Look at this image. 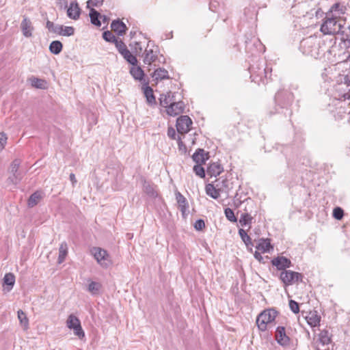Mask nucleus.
<instances>
[{"label": "nucleus", "mask_w": 350, "mask_h": 350, "mask_svg": "<svg viewBox=\"0 0 350 350\" xmlns=\"http://www.w3.org/2000/svg\"><path fill=\"white\" fill-rule=\"evenodd\" d=\"M258 71L257 72V75L259 76L260 78L262 77V75H265V78L268 77V68H265L263 69L258 68Z\"/></svg>", "instance_id": "nucleus-53"}, {"label": "nucleus", "mask_w": 350, "mask_h": 350, "mask_svg": "<svg viewBox=\"0 0 350 350\" xmlns=\"http://www.w3.org/2000/svg\"><path fill=\"white\" fill-rule=\"evenodd\" d=\"M176 199L178 204V208L184 216L186 214V211L188 208V203L187 200L180 192L176 193Z\"/></svg>", "instance_id": "nucleus-17"}, {"label": "nucleus", "mask_w": 350, "mask_h": 350, "mask_svg": "<svg viewBox=\"0 0 350 350\" xmlns=\"http://www.w3.org/2000/svg\"><path fill=\"white\" fill-rule=\"evenodd\" d=\"M254 258L258 260V261H262V256H261L260 253H259L258 252H255L254 254Z\"/></svg>", "instance_id": "nucleus-57"}, {"label": "nucleus", "mask_w": 350, "mask_h": 350, "mask_svg": "<svg viewBox=\"0 0 350 350\" xmlns=\"http://www.w3.org/2000/svg\"><path fill=\"white\" fill-rule=\"evenodd\" d=\"M3 283L5 285H7L9 286L7 290H8V291H10L12 288V287L15 283L14 275L12 273H6L3 278Z\"/></svg>", "instance_id": "nucleus-27"}, {"label": "nucleus", "mask_w": 350, "mask_h": 350, "mask_svg": "<svg viewBox=\"0 0 350 350\" xmlns=\"http://www.w3.org/2000/svg\"><path fill=\"white\" fill-rule=\"evenodd\" d=\"M284 95H286L288 98H291L292 97V95L287 92H278L275 96V101L280 102Z\"/></svg>", "instance_id": "nucleus-51"}, {"label": "nucleus", "mask_w": 350, "mask_h": 350, "mask_svg": "<svg viewBox=\"0 0 350 350\" xmlns=\"http://www.w3.org/2000/svg\"><path fill=\"white\" fill-rule=\"evenodd\" d=\"M152 77L153 80L157 81L170 78L167 70L161 68L156 69Z\"/></svg>", "instance_id": "nucleus-23"}, {"label": "nucleus", "mask_w": 350, "mask_h": 350, "mask_svg": "<svg viewBox=\"0 0 350 350\" xmlns=\"http://www.w3.org/2000/svg\"><path fill=\"white\" fill-rule=\"evenodd\" d=\"M277 311L274 309H268L262 312L256 319V324L260 331H265L267 327L275 319Z\"/></svg>", "instance_id": "nucleus-3"}, {"label": "nucleus", "mask_w": 350, "mask_h": 350, "mask_svg": "<svg viewBox=\"0 0 350 350\" xmlns=\"http://www.w3.org/2000/svg\"><path fill=\"white\" fill-rule=\"evenodd\" d=\"M8 137L4 133H0V150H3L7 144Z\"/></svg>", "instance_id": "nucleus-50"}, {"label": "nucleus", "mask_w": 350, "mask_h": 350, "mask_svg": "<svg viewBox=\"0 0 350 350\" xmlns=\"http://www.w3.org/2000/svg\"><path fill=\"white\" fill-rule=\"evenodd\" d=\"M46 27L47 29L54 33L59 34L61 31H62V25H55L53 22L48 21L46 22Z\"/></svg>", "instance_id": "nucleus-36"}, {"label": "nucleus", "mask_w": 350, "mask_h": 350, "mask_svg": "<svg viewBox=\"0 0 350 350\" xmlns=\"http://www.w3.org/2000/svg\"><path fill=\"white\" fill-rule=\"evenodd\" d=\"M103 0H90L88 3H90L93 6H98L102 4Z\"/></svg>", "instance_id": "nucleus-55"}, {"label": "nucleus", "mask_w": 350, "mask_h": 350, "mask_svg": "<svg viewBox=\"0 0 350 350\" xmlns=\"http://www.w3.org/2000/svg\"><path fill=\"white\" fill-rule=\"evenodd\" d=\"M157 58V51L153 49H146L144 62L146 64L150 65L154 62Z\"/></svg>", "instance_id": "nucleus-21"}, {"label": "nucleus", "mask_w": 350, "mask_h": 350, "mask_svg": "<svg viewBox=\"0 0 350 350\" xmlns=\"http://www.w3.org/2000/svg\"><path fill=\"white\" fill-rule=\"evenodd\" d=\"M302 275L291 270H284L280 273V278L285 286L292 285L302 280Z\"/></svg>", "instance_id": "nucleus-5"}, {"label": "nucleus", "mask_w": 350, "mask_h": 350, "mask_svg": "<svg viewBox=\"0 0 350 350\" xmlns=\"http://www.w3.org/2000/svg\"><path fill=\"white\" fill-rule=\"evenodd\" d=\"M75 33V29L72 27H64L62 25V31H61L59 35L64 36H70Z\"/></svg>", "instance_id": "nucleus-43"}, {"label": "nucleus", "mask_w": 350, "mask_h": 350, "mask_svg": "<svg viewBox=\"0 0 350 350\" xmlns=\"http://www.w3.org/2000/svg\"><path fill=\"white\" fill-rule=\"evenodd\" d=\"M90 252L101 267L107 268L111 264L110 256L105 250L96 247Z\"/></svg>", "instance_id": "nucleus-4"}, {"label": "nucleus", "mask_w": 350, "mask_h": 350, "mask_svg": "<svg viewBox=\"0 0 350 350\" xmlns=\"http://www.w3.org/2000/svg\"><path fill=\"white\" fill-rule=\"evenodd\" d=\"M121 55L123 57L133 66H135L137 63V58L131 54V53L126 49L124 51H121Z\"/></svg>", "instance_id": "nucleus-33"}, {"label": "nucleus", "mask_w": 350, "mask_h": 350, "mask_svg": "<svg viewBox=\"0 0 350 350\" xmlns=\"http://www.w3.org/2000/svg\"><path fill=\"white\" fill-rule=\"evenodd\" d=\"M101 287V284L98 282H92L88 286V291L93 295L97 294L100 288Z\"/></svg>", "instance_id": "nucleus-40"}, {"label": "nucleus", "mask_w": 350, "mask_h": 350, "mask_svg": "<svg viewBox=\"0 0 350 350\" xmlns=\"http://www.w3.org/2000/svg\"><path fill=\"white\" fill-rule=\"evenodd\" d=\"M21 29L25 37L30 38L32 36L34 28L31 20L25 16H23V19L21 23Z\"/></svg>", "instance_id": "nucleus-9"}, {"label": "nucleus", "mask_w": 350, "mask_h": 350, "mask_svg": "<svg viewBox=\"0 0 350 350\" xmlns=\"http://www.w3.org/2000/svg\"><path fill=\"white\" fill-rule=\"evenodd\" d=\"M289 308H290L291 310L295 314H297L299 312V304L297 301H295L294 300L289 301Z\"/></svg>", "instance_id": "nucleus-48"}, {"label": "nucleus", "mask_w": 350, "mask_h": 350, "mask_svg": "<svg viewBox=\"0 0 350 350\" xmlns=\"http://www.w3.org/2000/svg\"><path fill=\"white\" fill-rule=\"evenodd\" d=\"M184 109V103L183 101H176V100L165 110L169 116H176L183 113Z\"/></svg>", "instance_id": "nucleus-8"}, {"label": "nucleus", "mask_w": 350, "mask_h": 350, "mask_svg": "<svg viewBox=\"0 0 350 350\" xmlns=\"http://www.w3.org/2000/svg\"><path fill=\"white\" fill-rule=\"evenodd\" d=\"M31 85L34 88L44 90L47 88V83L45 80L33 77L31 79Z\"/></svg>", "instance_id": "nucleus-29"}, {"label": "nucleus", "mask_w": 350, "mask_h": 350, "mask_svg": "<svg viewBox=\"0 0 350 350\" xmlns=\"http://www.w3.org/2000/svg\"><path fill=\"white\" fill-rule=\"evenodd\" d=\"M66 325L69 329H73L75 335L78 336L79 338H82L85 336V333L81 327V322L74 314L68 316L66 321Z\"/></svg>", "instance_id": "nucleus-6"}, {"label": "nucleus", "mask_w": 350, "mask_h": 350, "mask_svg": "<svg viewBox=\"0 0 350 350\" xmlns=\"http://www.w3.org/2000/svg\"><path fill=\"white\" fill-rule=\"evenodd\" d=\"M193 160L198 164H203L208 159L207 153L203 149H198L193 154Z\"/></svg>", "instance_id": "nucleus-20"}, {"label": "nucleus", "mask_w": 350, "mask_h": 350, "mask_svg": "<svg viewBox=\"0 0 350 350\" xmlns=\"http://www.w3.org/2000/svg\"><path fill=\"white\" fill-rule=\"evenodd\" d=\"M144 191L150 197L156 198L157 196V193L155 191L152 185L149 183L144 181L143 185Z\"/></svg>", "instance_id": "nucleus-32"}, {"label": "nucleus", "mask_w": 350, "mask_h": 350, "mask_svg": "<svg viewBox=\"0 0 350 350\" xmlns=\"http://www.w3.org/2000/svg\"><path fill=\"white\" fill-rule=\"evenodd\" d=\"M130 72L136 80L139 81H142L144 75V71L140 67H132Z\"/></svg>", "instance_id": "nucleus-34"}, {"label": "nucleus", "mask_w": 350, "mask_h": 350, "mask_svg": "<svg viewBox=\"0 0 350 350\" xmlns=\"http://www.w3.org/2000/svg\"><path fill=\"white\" fill-rule=\"evenodd\" d=\"M111 29L116 32L118 35H123L126 30L125 24L120 21H113L111 25Z\"/></svg>", "instance_id": "nucleus-19"}, {"label": "nucleus", "mask_w": 350, "mask_h": 350, "mask_svg": "<svg viewBox=\"0 0 350 350\" xmlns=\"http://www.w3.org/2000/svg\"><path fill=\"white\" fill-rule=\"evenodd\" d=\"M69 178H70V180L72 183V187H75L76 183H77V180L76 179V177H75V175L74 174L71 173L70 174V177Z\"/></svg>", "instance_id": "nucleus-56"}, {"label": "nucleus", "mask_w": 350, "mask_h": 350, "mask_svg": "<svg viewBox=\"0 0 350 350\" xmlns=\"http://www.w3.org/2000/svg\"><path fill=\"white\" fill-rule=\"evenodd\" d=\"M253 217L248 213H242L239 219V224L241 226H250ZM250 228V226H249Z\"/></svg>", "instance_id": "nucleus-35"}, {"label": "nucleus", "mask_w": 350, "mask_h": 350, "mask_svg": "<svg viewBox=\"0 0 350 350\" xmlns=\"http://www.w3.org/2000/svg\"><path fill=\"white\" fill-rule=\"evenodd\" d=\"M81 14V9L77 2L74 1L70 3L67 9V16L73 20H77Z\"/></svg>", "instance_id": "nucleus-13"}, {"label": "nucleus", "mask_w": 350, "mask_h": 350, "mask_svg": "<svg viewBox=\"0 0 350 350\" xmlns=\"http://www.w3.org/2000/svg\"><path fill=\"white\" fill-rule=\"evenodd\" d=\"M90 17L91 19V23L98 27L101 25L100 21L98 18L100 17V14L96 10L92 8L90 12Z\"/></svg>", "instance_id": "nucleus-31"}, {"label": "nucleus", "mask_w": 350, "mask_h": 350, "mask_svg": "<svg viewBox=\"0 0 350 350\" xmlns=\"http://www.w3.org/2000/svg\"><path fill=\"white\" fill-rule=\"evenodd\" d=\"M344 215V211L340 207H336L333 210V217L338 219L340 220Z\"/></svg>", "instance_id": "nucleus-47"}, {"label": "nucleus", "mask_w": 350, "mask_h": 350, "mask_svg": "<svg viewBox=\"0 0 350 350\" xmlns=\"http://www.w3.org/2000/svg\"><path fill=\"white\" fill-rule=\"evenodd\" d=\"M206 193L213 199H218L221 193L217 189L215 184H208L205 187Z\"/></svg>", "instance_id": "nucleus-22"}, {"label": "nucleus", "mask_w": 350, "mask_h": 350, "mask_svg": "<svg viewBox=\"0 0 350 350\" xmlns=\"http://www.w3.org/2000/svg\"><path fill=\"white\" fill-rule=\"evenodd\" d=\"M160 105L165 107L166 109L169 107V106L176 100L175 95L174 93L171 92H167V94H163L160 96Z\"/></svg>", "instance_id": "nucleus-14"}, {"label": "nucleus", "mask_w": 350, "mask_h": 350, "mask_svg": "<svg viewBox=\"0 0 350 350\" xmlns=\"http://www.w3.org/2000/svg\"><path fill=\"white\" fill-rule=\"evenodd\" d=\"M306 319L311 327H316L319 325L321 317L319 316L318 312L314 310L308 312Z\"/></svg>", "instance_id": "nucleus-16"}, {"label": "nucleus", "mask_w": 350, "mask_h": 350, "mask_svg": "<svg viewBox=\"0 0 350 350\" xmlns=\"http://www.w3.org/2000/svg\"><path fill=\"white\" fill-rule=\"evenodd\" d=\"M205 227V224L204 220L198 219L194 224V228L197 230H201Z\"/></svg>", "instance_id": "nucleus-52"}, {"label": "nucleus", "mask_w": 350, "mask_h": 350, "mask_svg": "<svg viewBox=\"0 0 350 350\" xmlns=\"http://www.w3.org/2000/svg\"><path fill=\"white\" fill-rule=\"evenodd\" d=\"M193 172L197 176H200V178H204L205 176L204 169L201 166L200 164L194 165Z\"/></svg>", "instance_id": "nucleus-45"}, {"label": "nucleus", "mask_w": 350, "mask_h": 350, "mask_svg": "<svg viewBox=\"0 0 350 350\" xmlns=\"http://www.w3.org/2000/svg\"><path fill=\"white\" fill-rule=\"evenodd\" d=\"M63 48V45L60 41H53L49 45V50L51 53L57 55L60 53Z\"/></svg>", "instance_id": "nucleus-28"}, {"label": "nucleus", "mask_w": 350, "mask_h": 350, "mask_svg": "<svg viewBox=\"0 0 350 350\" xmlns=\"http://www.w3.org/2000/svg\"><path fill=\"white\" fill-rule=\"evenodd\" d=\"M271 263L273 266H275L279 270H285L286 268H288L291 265V262L289 259L284 256H278L273 258L271 260Z\"/></svg>", "instance_id": "nucleus-10"}, {"label": "nucleus", "mask_w": 350, "mask_h": 350, "mask_svg": "<svg viewBox=\"0 0 350 350\" xmlns=\"http://www.w3.org/2000/svg\"><path fill=\"white\" fill-rule=\"evenodd\" d=\"M115 45L120 54H121V51H124L126 49H128L126 44L121 40H118L115 42Z\"/></svg>", "instance_id": "nucleus-49"}, {"label": "nucleus", "mask_w": 350, "mask_h": 350, "mask_svg": "<svg viewBox=\"0 0 350 350\" xmlns=\"http://www.w3.org/2000/svg\"><path fill=\"white\" fill-rule=\"evenodd\" d=\"M42 198V193L40 191H36L32 193L28 199L27 204L29 207H33L38 204Z\"/></svg>", "instance_id": "nucleus-25"}, {"label": "nucleus", "mask_w": 350, "mask_h": 350, "mask_svg": "<svg viewBox=\"0 0 350 350\" xmlns=\"http://www.w3.org/2000/svg\"><path fill=\"white\" fill-rule=\"evenodd\" d=\"M299 49L304 55L315 59L318 58L323 51L320 46V40L316 36L303 39L300 42Z\"/></svg>", "instance_id": "nucleus-2"}, {"label": "nucleus", "mask_w": 350, "mask_h": 350, "mask_svg": "<svg viewBox=\"0 0 350 350\" xmlns=\"http://www.w3.org/2000/svg\"><path fill=\"white\" fill-rule=\"evenodd\" d=\"M176 131L173 128H169L167 130V135L171 139H175L176 137Z\"/></svg>", "instance_id": "nucleus-54"}, {"label": "nucleus", "mask_w": 350, "mask_h": 350, "mask_svg": "<svg viewBox=\"0 0 350 350\" xmlns=\"http://www.w3.org/2000/svg\"><path fill=\"white\" fill-rule=\"evenodd\" d=\"M68 254V245L66 242H62L59 248V256L57 262L59 264L62 263Z\"/></svg>", "instance_id": "nucleus-26"}, {"label": "nucleus", "mask_w": 350, "mask_h": 350, "mask_svg": "<svg viewBox=\"0 0 350 350\" xmlns=\"http://www.w3.org/2000/svg\"><path fill=\"white\" fill-rule=\"evenodd\" d=\"M275 336L277 342L282 346L287 345L290 342L289 337L286 334L284 327H278Z\"/></svg>", "instance_id": "nucleus-11"}, {"label": "nucleus", "mask_w": 350, "mask_h": 350, "mask_svg": "<svg viewBox=\"0 0 350 350\" xmlns=\"http://www.w3.org/2000/svg\"><path fill=\"white\" fill-rule=\"evenodd\" d=\"M250 73H251L252 75H253V74H254V73L257 72L255 70V68H254L253 66H251V67L250 68Z\"/></svg>", "instance_id": "nucleus-59"}, {"label": "nucleus", "mask_w": 350, "mask_h": 350, "mask_svg": "<svg viewBox=\"0 0 350 350\" xmlns=\"http://www.w3.org/2000/svg\"><path fill=\"white\" fill-rule=\"evenodd\" d=\"M192 124L191 118L187 116H182L177 119L176 129L179 133L185 134L189 132Z\"/></svg>", "instance_id": "nucleus-7"}, {"label": "nucleus", "mask_w": 350, "mask_h": 350, "mask_svg": "<svg viewBox=\"0 0 350 350\" xmlns=\"http://www.w3.org/2000/svg\"><path fill=\"white\" fill-rule=\"evenodd\" d=\"M319 340L323 345H327L330 342L331 339L327 330H322L320 332Z\"/></svg>", "instance_id": "nucleus-39"}, {"label": "nucleus", "mask_w": 350, "mask_h": 350, "mask_svg": "<svg viewBox=\"0 0 350 350\" xmlns=\"http://www.w3.org/2000/svg\"><path fill=\"white\" fill-rule=\"evenodd\" d=\"M17 314L20 323L23 327L24 329H27L29 328V320L26 314L22 310H19Z\"/></svg>", "instance_id": "nucleus-30"}, {"label": "nucleus", "mask_w": 350, "mask_h": 350, "mask_svg": "<svg viewBox=\"0 0 350 350\" xmlns=\"http://www.w3.org/2000/svg\"><path fill=\"white\" fill-rule=\"evenodd\" d=\"M102 17H103V21H107V18H106V16H103Z\"/></svg>", "instance_id": "nucleus-61"}, {"label": "nucleus", "mask_w": 350, "mask_h": 350, "mask_svg": "<svg viewBox=\"0 0 350 350\" xmlns=\"http://www.w3.org/2000/svg\"><path fill=\"white\" fill-rule=\"evenodd\" d=\"M337 14H326L320 30L324 35H334L342 31L346 19L338 18Z\"/></svg>", "instance_id": "nucleus-1"}, {"label": "nucleus", "mask_w": 350, "mask_h": 350, "mask_svg": "<svg viewBox=\"0 0 350 350\" xmlns=\"http://www.w3.org/2000/svg\"><path fill=\"white\" fill-rule=\"evenodd\" d=\"M226 218L232 222L237 221V218L234 216L233 211L230 208H226L224 211Z\"/></svg>", "instance_id": "nucleus-46"}, {"label": "nucleus", "mask_w": 350, "mask_h": 350, "mask_svg": "<svg viewBox=\"0 0 350 350\" xmlns=\"http://www.w3.org/2000/svg\"><path fill=\"white\" fill-rule=\"evenodd\" d=\"M347 10V8L345 5L340 4L339 3H334L330 8L329 12L327 14H337L339 16L338 18L340 19H345L344 17H342L341 15L344 14Z\"/></svg>", "instance_id": "nucleus-15"}, {"label": "nucleus", "mask_w": 350, "mask_h": 350, "mask_svg": "<svg viewBox=\"0 0 350 350\" xmlns=\"http://www.w3.org/2000/svg\"><path fill=\"white\" fill-rule=\"evenodd\" d=\"M178 146H179L180 149H181V146H183L182 142H179Z\"/></svg>", "instance_id": "nucleus-60"}, {"label": "nucleus", "mask_w": 350, "mask_h": 350, "mask_svg": "<svg viewBox=\"0 0 350 350\" xmlns=\"http://www.w3.org/2000/svg\"><path fill=\"white\" fill-rule=\"evenodd\" d=\"M345 81L346 83H347L348 85L350 84V75H347L345 77Z\"/></svg>", "instance_id": "nucleus-58"}, {"label": "nucleus", "mask_w": 350, "mask_h": 350, "mask_svg": "<svg viewBox=\"0 0 350 350\" xmlns=\"http://www.w3.org/2000/svg\"><path fill=\"white\" fill-rule=\"evenodd\" d=\"M21 173L17 172V173L12 174V176L9 177L8 180L10 181L12 183L16 185L21 180Z\"/></svg>", "instance_id": "nucleus-44"}, {"label": "nucleus", "mask_w": 350, "mask_h": 350, "mask_svg": "<svg viewBox=\"0 0 350 350\" xmlns=\"http://www.w3.org/2000/svg\"><path fill=\"white\" fill-rule=\"evenodd\" d=\"M224 170L223 167L218 163H213L209 165L207 169L208 175L213 176H219Z\"/></svg>", "instance_id": "nucleus-18"}, {"label": "nucleus", "mask_w": 350, "mask_h": 350, "mask_svg": "<svg viewBox=\"0 0 350 350\" xmlns=\"http://www.w3.org/2000/svg\"><path fill=\"white\" fill-rule=\"evenodd\" d=\"M215 185L217 187V189L221 193V194H225L226 196H228L231 187L230 185V182L227 178L218 179L215 181Z\"/></svg>", "instance_id": "nucleus-12"}, {"label": "nucleus", "mask_w": 350, "mask_h": 350, "mask_svg": "<svg viewBox=\"0 0 350 350\" xmlns=\"http://www.w3.org/2000/svg\"><path fill=\"white\" fill-rule=\"evenodd\" d=\"M239 234L242 239V241L244 242V243L246 245L247 247H249L250 245L252 246V243L250 237L247 234L246 231L243 229H239Z\"/></svg>", "instance_id": "nucleus-37"}, {"label": "nucleus", "mask_w": 350, "mask_h": 350, "mask_svg": "<svg viewBox=\"0 0 350 350\" xmlns=\"http://www.w3.org/2000/svg\"><path fill=\"white\" fill-rule=\"evenodd\" d=\"M256 247L258 250H260L262 252H269L271 249H273L269 240L264 239L259 240Z\"/></svg>", "instance_id": "nucleus-24"}, {"label": "nucleus", "mask_w": 350, "mask_h": 350, "mask_svg": "<svg viewBox=\"0 0 350 350\" xmlns=\"http://www.w3.org/2000/svg\"><path fill=\"white\" fill-rule=\"evenodd\" d=\"M144 92L145 96L146 97L147 101L149 103H153L155 102V97L154 96L153 94V90L150 87L146 86L144 88Z\"/></svg>", "instance_id": "nucleus-38"}, {"label": "nucleus", "mask_w": 350, "mask_h": 350, "mask_svg": "<svg viewBox=\"0 0 350 350\" xmlns=\"http://www.w3.org/2000/svg\"><path fill=\"white\" fill-rule=\"evenodd\" d=\"M20 165H21V160L18 159H14L12 162L10 167V173L11 174L17 173V172H18V170Z\"/></svg>", "instance_id": "nucleus-42"}, {"label": "nucleus", "mask_w": 350, "mask_h": 350, "mask_svg": "<svg viewBox=\"0 0 350 350\" xmlns=\"http://www.w3.org/2000/svg\"><path fill=\"white\" fill-rule=\"evenodd\" d=\"M103 38L107 42H112L114 44L118 40L116 36L109 31H104L103 33Z\"/></svg>", "instance_id": "nucleus-41"}]
</instances>
